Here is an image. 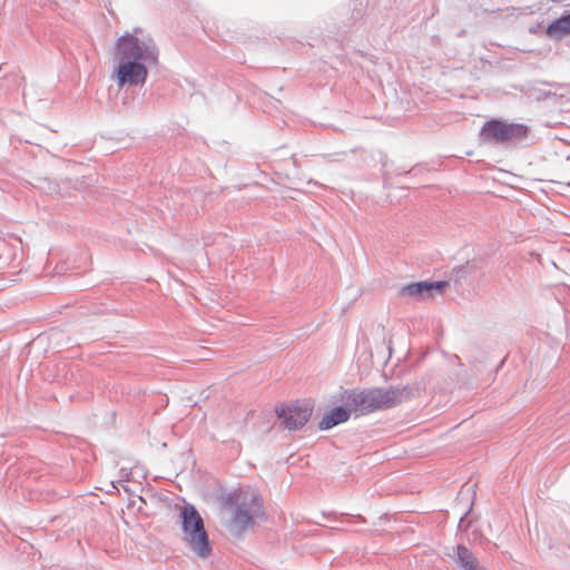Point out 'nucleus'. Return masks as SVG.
<instances>
[{
    "mask_svg": "<svg viewBox=\"0 0 570 570\" xmlns=\"http://www.w3.org/2000/svg\"><path fill=\"white\" fill-rule=\"evenodd\" d=\"M446 286L448 282L445 281L416 282L403 286L401 293L404 296L415 299H428L433 297L435 294H441Z\"/></svg>",
    "mask_w": 570,
    "mask_h": 570,
    "instance_id": "0eeeda50",
    "label": "nucleus"
},
{
    "mask_svg": "<svg viewBox=\"0 0 570 570\" xmlns=\"http://www.w3.org/2000/svg\"><path fill=\"white\" fill-rule=\"evenodd\" d=\"M448 556L455 560L461 570H478L481 568L478 558L463 544H458L453 548V553H448Z\"/></svg>",
    "mask_w": 570,
    "mask_h": 570,
    "instance_id": "6e6552de",
    "label": "nucleus"
},
{
    "mask_svg": "<svg viewBox=\"0 0 570 570\" xmlns=\"http://www.w3.org/2000/svg\"><path fill=\"white\" fill-rule=\"evenodd\" d=\"M235 511L230 530L240 534L253 524L254 518L263 514V498L255 490H242L234 494Z\"/></svg>",
    "mask_w": 570,
    "mask_h": 570,
    "instance_id": "20e7f679",
    "label": "nucleus"
},
{
    "mask_svg": "<svg viewBox=\"0 0 570 570\" xmlns=\"http://www.w3.org/2000/svg\"><path fill=\"white\" fill-rule=\"evenodd\" d=\"M412 397L409 385L346 390L342 401L356 416L397 406Z\"/></svg>",
    "mask_w": 570,
    "mask_h": 570,
    "instance_id": "f03ea898",
    "label": "nucleus"
},
{
    "mask_svg": "<svg viewBox=\"0 0 570 570\" xmlns=\"http://www.w3.org/2000/svg\"><path fill=\"white\" fill-rule=\"evenodd\" d=\"M353 411H350L348 407L345 406H336L332 409L330 412L324 414L322 420L318 423L320 430H330L340 423H344L350 419V415Z\"/></svg>",
    "mask_w": 570,
    "mask_h": 570,
    "instance_id": "1a4fd4ad",
    "label": "nucleus"
},
{
    "mask_svg": "<svg viewBox=\"0 0 570 570\" xmlns=\"http://www.w3.org/2000/svg\"><path fill=\"white\" fill-rule=\"evenodd\" d=\"M548 36L557 39L570 33V13L563 14L560 18L550 22L546 29Z\"/></svg>",
    "mask_w": 570,
    "mask_h": 570,
    "instance_id": "9d476101",
    "label": "nucleus"
},
{
    "mask_svg": "<svg viewBox=\"0 0 570 570\" xmlns=\"http://www.w3.org/2000/svg\"><path fill=\"white\" fill-rule=\"evenodd\" d=\"M184 541L199 558H207L212 552L208 534L199 512L191 504H186L181 512Z\"/></svg>",
    "mask_w": 570,
    "mask_h": 570,
    "instance_id": "7ed1b4c3",
    "label": "nucleus"
},
{
    "mask_svg": "<svg viewBox=\"0 0 570 570\" xmlns=\"http://www.w3.org/2000/svg\"><path fill=\"white\" fill-rule=\"evenodd\" d=\"M478 570H484V569L481 567V568H479Z\"/></svg>",
    "mask_w": 570,
    "mask_h": 570,
    "instance_id": "f8f14e48",
    "label": "nucleus"
},
{
    "mask_svg": "<svg viewBox=\"0 0 570 570\" xmlns=\"http://www.w3.org/2000/svg\"><path fill=\"white\" fill-rule=\"evenodd\" d=\"M159 50L154 39L141 29L125 32L116 40L112 78L119 88L142 86L148 68L158 63Z\"/></svg>",
    "mask_w": 570,
    "mask_h": 570,
    "instance_id": "f257e3e1",
    "label": "nucleus"
},
{
    "mask_svg": "<svg viewBox=\"0 0 570 570\" xmlns=\"http://www.w3.org/2000/svg\"><path fill=\"white\" fill-rule=\"evenodd\" d=\"M480 135L484 141L497 145L519 144L528 138L529 127L523 124L491 119L484 122Z\"/></svg>",
    "mask_w": 570,
    "mask_h": 570,
    "instance_id": "39448f33",
    "label": "nucleus"
},
{
    "mask_svg": "<svg viewBox=\"0 0 570 570\" xmlns=\"http://www.w3.org/2000/svg\"><path fill=\"white\" fill-rule=\"evenodd\" d=\"M464 520H465V517H462V518L460 519L459 527H462V524H463Z\"/></svg>",
    "mask_w": 570,
    "mask_h": 570,
    "instance_id": "9b49d317",
    "label": "nucleus"
},
{
    "mask_svg": "<svg viewBox=\"0 0 570 570\" xmlns=\"http://www.w3.org/2000/svg\"><path fill=\"white\" fill-rule=\"evenodd\" d=\"M313 406L308 402L283 404L276 409V415L288 431L302 429L309 420Z\"/></svg>",
    "mask_w": 570,
    "mask_h": 570,
    "instance_id": "423d86ee",
    "label": "nucleus"
}]
</instances>
